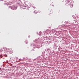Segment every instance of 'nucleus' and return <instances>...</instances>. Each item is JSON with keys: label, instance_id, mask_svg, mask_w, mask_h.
<instances>
[{"label": "nucleus", "instance_id": "nucleus-1", "mask_svg": "<svg viewBox=\"0 0 79 79\" xmlns=\"http://www.w3.org/2000/svg\"><path fill=\"white\" fill-rule=\"evenodd\" d=\"M70 5L71 7H73V4H71V3H70Z\"/></svg>", "mask_w": 79, "mask_h": 79}, {"label": "nucleus", "instance_id": "nucleus-2", "mask_svg": "<svg viewBox=\"0 0 79 79\" xmlns=\"http://www.w3.org/2000/svg\"><path fill=\"white\" fill-rule=\"evenodd\" d=\"M10 50V49L9 48H8L7 49V50H8L9 52H10L11 50Z\"/></svg>", "mask_w": 79, "mask_h": 79}]
</instances>
